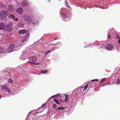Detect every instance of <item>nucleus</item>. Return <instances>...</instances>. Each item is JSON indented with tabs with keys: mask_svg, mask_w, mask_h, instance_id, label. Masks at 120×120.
I'll return each instance as SVG.
<instances>
[{
	"mask_svg": "<svg viewBox=\"0 0 120 120\" xmlns=\"http://www.w3.org/2000/svg\"><path fill=\"white\" fill-rule=\"evenodd\" d=\"M12 24V23L11 22H9L8 23H6L4 30L8 31H11L13 29Z\"/></svg>",
	"mask_w": 120,
	"mask_h": 120,
	"instance_id": "nucleus-1",
	"label": "nucleus"
},
{
	"mask_svg": "<svg viewBox=\"0 0 120 120\" xmlns=\"http://www.w3.org/2000/svg\"><path fill=\"white\" fill-rule=\"evenodd\" d=\"M8 14L7 11H2L0 13V17L2 20H4L6 19Z\"/></svg>",
	"mask_w": 120,
	"mask_h": 120,
	"instance_id": "nucleus-2",
	"label": "nucleus"
},
{
	"mask_svg": "<svg viewBox=\"0 0 120 120\" xmlns=\"http://www.w3.org/2000/svg\"><path fill=\"white\" fill-rule=\"evenodd\" d=\"M15 45L14 44H12L10 45L7 49V52L10 53L11 52L15 47Z\"/></svg>",
	"mask_w": 120,
	"mask_h": 120,
	"instance_id": "nucleus-3",
	"label": "nucleus"
},
{
	"mask_svg": "<svg viewBox=\"0 0 120 120\" xmlns=\"http://www.w3.org/2000/svg\"><path fill=\"white\" fill-rule=\"evenodd\" d=\"M24 19L26 22H30L31 21V19L30 17L28 16L27 15H25L23 17Z\"/></svg>",
	"mask_w": 120,
	"mask_h": 120,
	"instance_id": "nucleus-4",
	"label": "nucleus"
},
{
	"mask_svg": "<svg viewBox=\"0 0 120 120\" xmlns=\"http://www.w3.org/2000/svg\"><path fill=\"white\" fill-rule=\"evenodd\" d=\"M114 47L113 44H109L107 45L106 48L108 50L110 51Z\"/></svg>",
	"mask_w": 120,
	"mask_h": 120,
	"instance_id": "nucleus-5",
	"label": "nucleus"
},
{
	"mask_svg": "<svg viewBox=\"0 0 120 120\" xmlns=\"http://www.w3.org/2000/svg\"><path fill=\"white\" fill-rule=\"evenodd\" d=\"M8 17L9 18H11L15 22L18 21H19L18 19L17 18H16L15 16L13 15H11L10 14H9Z\"/></svg>",
	"mask_w": 120,
	"mask_h": 120,
	"instance_id": "nucleus-6",
	"label": "nucleus"
},
{
	"mask_svg": "<svg viewBox=\"0 0 120 120\" xmlns=\"http://www.w3.org/2000/svg\"><path fill=\"white\" fill-rule=\"evenodd\" d=\"M16 12L19 14H22L23 12V10L21 7L19 8L18 9H16Z\"/></svg>",
	"mask_w": 120,
	"mask_h": 120,
	"instance_id": "nucleus-7",
	"label": "nucleus"
},
{
	"mask_svg": "<svg viewBox=\"0 0 120 120\" xmlns=\"http://www.w3.org/2000/svg\"><path fill=\"white\" fill-rule=\"evenodd\" d=\"M3 90L4 91H8V92H10V91L8 89V86L7 85L4 86L2 87Z\"/></svg>",
	"mask_w": 120,
	"mask_h": 120,
	"instance_id": "nucleus-8",
	"label": "nucleus"
},
{
	"mask_svg": "<svg viewBox=\"0 0 120 120\" xmlns=\"http://www.w3.org/2000/svg\"><path fill=\"white\" fill-rule=\"evenodd\" d=\"M5 24L3 22H1L0 23V30H4L5 28Z\"/></svg>",
	"mask_w": 120,
	"mask_h": 120,
	"instance_id": "nucleus-9",
	"label": "nucleus"
},
{
	"mask_svg": "<svg viewBox=\"0 0 120 120\" xmlns=\"http://www.w3.org/2000/svg\"><path fill=\"white\" fill-rule=\"evenodd\" d=\"M27 32L26 30L24 29L19 30V34H25Z\"/></svg>",
	"mask_w": 120,
	"mask_h": 120,
	"instance_id": "nucleus-10",
	"label": "nucleus"
},
{
	"mask_svg": "<svg viewBox=\"0 0 120 120\" xmlns=\"http://www.w3.org/2000/svg\"><path fill=\"white\" fill-rule=\"evenodd\" d=\"M29 4L28 2L25 0H23L22 2V5L23 6H25Z\"/></svg>",
	"mask_w": 120,
	"mask_h": 120,
	"instance_id": "nucleus-11",
	"label": "nucleus"
},
{
	"mask_svg": "<svg viewBox=\"0 0 120 120\" xmlns=\"http://www.w3.org/2000/svg\"><path fill=\"white\" fill-rule=\"evenodd\" d=\"M13 6L12 5H10L9 7V10L10 11H12L13 9Z\"/></svg>",
	"mask_w": 120,
	"mask_h": 120,
	"instance_id": "nucleus-12",
	"label": "nucleus"
},
{
	"mask_svg": "<svg viewBox=\"0 0 120 120\" xmlns=\"http://www.w3.org/2000/svg\"><path fill=\"white\" fill-rule=\"evenodd\" d=\"M32 60L34 62H36L37 60L36 57L35 56H33L32 58Z\"/></svg>",
	"mask_w": 120,
	"mask_h": 120,
	"instance_id": "nucleus-13",
	"label": "nucleus"
},
{
	"mask_svg": "<svg viewBox=\"0 0 120 120\" xmlns=\"http://www.w3.org/2000/svg\"><path fill=\"white\" fill-rule=\"evenodd\" d=\"M68 99V95H65V100L64 101L66 102Z\"/></svg>",
	"mask_w": 120,
	"mask_h": 120,
	"instance_id": "nucleus-14",
	"label": "nucleus"
},
{
	"mask_svg": "<svg viewBox=\"0 0 120 120\" xmlns=\"http://www.w3.org/2000/svg\"><path fill=\"white\" fill-rule=\"evenodd\" d=\"M53 101L57 104L58 105L60 104V103L59 102V100H57L55 98L53 99Z\"/></svg>",
	"mask_w": 120,
	"mask_h": 120,
	"instance_id": "nucleus-15",
	"label": "nucleus"
},
{
	"mask_svg": "<svg viewBox=\"0 0 120 120\" xmlns=\"http://www.w3.org/2000/svg\"><path fill=\"white\" fill-rule=\"evenodd\" d=\"M8 82L10 83H12L13 82V81L11 78H9L8 79Z\"/></svg>",
	"mask_w": 120,
	"mask_h": 120,
	"instance_id": "nucleus-16",
	"label": "nucleus"
},
{
	"mask_svg": "<svg viewBox=\"0 0 120 120\" xmlns=\"http://www.w3.org/2000/svg\"><path fill=\"white\" fill-rule=\"evenodd\" d=\"M118 38V42L120 44V37L118 36L117 35L116 37L115 38Z\"/></svg>",
	"mask_w": 120,
	"mask_h": 120,
	"instance_id": "nucleus-17",
	"label": "nucleus"
},
{
	"mask_svg": "<svg viewBox=\"0 0 120 120\" xmlns=\"http://www.w3.org/2000/svg\"><path fill=\"white\" fill-rule=\"evenodd\" d=\"M89 86V85H88V84H87L86 86H84V90H83V91H84L88 87V86Z\"/></svg>",
	"mask_w": 120,
	"mask_h": 120,
	"instance_id": "nucleus-18",
	"label": "nucleus"
},
{
	"mask_svg": "<svg viewBox=\"0 0 120 120\" xmlns=\"http://www.w3.org/2000/svg\"><path fill=\"white\" fill-rule=\"evenodd\" d=\"M64 108L62 107H58L57 108V109L59 110H62L64 109Z\"/></svg>",
	"mask_w": 120,
	"mask_h": 120,
	"instance_id": "nucleus-19",
	"label": "nucleus"
},
{
	"mask_svg": "<svg viewBox=\"0 0 120 120\" xmlns=\"http://www.w3.org/2000/svg\"><path fill=\"white\" fill-rule=\"evenodd\" d=\"M47 70H46L44 71H41V73H42L43 74H44L45 73H47Z\"/></svg>",
	"mask_w": 120,
	"mask_h": 120,
	"instance_id": "nucleus-20",
	"label": "nucleus"
},
{
	"mask_svg": "<svg viewBox=\"0 0 120 120\" xmlns=\"http://www.w3.org/2000/svg\"><path fill=\"white\" fill-rule=\"evenodd\" d=\"M62 15L63 17L64 18H65L66 16V14L65 13H62Z\"/></svg>",
	"mask_w": 120,
	"mask_h": 120,
	"instance_id": "nucleus-21",
	"label": "nucleus"
},
{
	"mask_svg": "<svg viewBox=\"0 0 120 120\" xmlns=\"http://www.w3.org/2000/svg\"><path fill=\"white\" fill-rule=\"evenodd\" d=\"M29 35L28 34H26L25 36V39H26L29 38Z\"/></svg>",
	"mask_w": 120,
	"mask_h": 120,
	"instance_id": "nucleus-22",
	"label": "nucleus"
},
{
	"mask_svg": "<svg viewBox=\"0 0 120 120\" xmlns=\"http://www.w3.org/2000/svg\"><path fill=\"white\" fill-rule=\"evenodd\" d=\"M107 38L108 39H109L110 38V36L109 35V31L108 32V34Z\"/></svg>",
	"mask_w": 120,
	"mask_h": 120,
	"instance_id": "nucleus-23",
	"label": "nucleus"
},
{
	"mask_svg": "<svg viewBox=\"0 0 120 120\" xmlns=\"http://www.w3.org/2000/svg\"><path fill=\"white\" fill-rule=\"evenodd\" d=\"M106 80V79L105 78H104L102 79L101 81V82H104Z\"/></svg>",
	"mask_w": 120,
	"mask_h": 120,
	"instance_id": "nucleus-24",
	"label": "nucleus"
},
{
	"mask_svg": "<svg viewBox=\"0 0 120 120\" xmlns=\"http://www.w3.org/2000/svg\"><path fill=\"white\" fill-rule=\"evenodd\" d=\"M57 106V105L56 104H54L52 105V107L53 108H55Z\"/></svg>",
	"mask_w": 120,
	"mask_h": 120,
	"instance_id": "nucleus-25",
	"label": "nucleus"
},
{
	"mask_svg": "<svg viewBox=\"0 0 120 120\" xmlns=\"http://www.w3.org/2000/svg\"><path fill=\"white\" fill-rule=\"evenodd\" d=\"M58 47H52V50H55Z\"/></svg>",
	"mask_w": 120,
	"mask_h": 120,
	"instance_id": "nucleus-26",
	"label": "nucleus"
},
{
	"mask_svg": "<svg viewBox=\"0 0 120 120\" xmlns=\"http://www.w3.org/2000/svg\"><path fill=\"white\" fill-rule=\"evenodd\" d=\"M27 41V39H24L22 40V42H25Z\"/></svg>",
	"mask_w": 120,
	"mask_h": 120,
	"instance_id": "nucleus-27",
	"label": "nucleus"
},
{
	"mask_svg": "<svg viewBox=\"0 0 120 120\" xmlns=\"http://www.w3.org/2000/svg\"><path fill=\"white\" fill-rule=\"evenodd\" d=\"M51 52V50H49L46 52V54L47 55L50 52Z\"/></svg>",
	"mask_w": 120,
	"mask_h": 120,
	"instance_id": "nucleus-28",
	"label": "nucleus"
},
{
	"mask_svg": "<svg viewBox=\"0 0 120 120\" xmlns=\"http://www.w3.org/2000/svg\"><path fill=\"white\" fill-rule=\"evenodd\" d=\"M98 81V80L97 79H93V80H91V82H93V81Z\"/></svg>",
	"mask_w": 120,
	"mask_h": 120,
	"instance_id": "nucleus-29",
	"label": "nucleus"
},
{
	"mask_svg": "<svg viewBox=\"0 0 120 120\" xmlns=\"http://www.w3.org/2000/svg\"><path fill=\"white\" fill-rule=\"evenodd\" d=\"M30 62L31 63H33L34 64H35V65H37L38 64V63H34V62Z\"/></svg>",
	"mask_w": 120,
	"mask_h": 120,
	"instance_id": "nucleus-30",
	"label": "nucleus"
},
{
	"mask_svg": "<svg viewBox=\"0 0 120 120\" xmlns=\"http://www.w3.org/2000/svg\"><path fill=\"white\" fill-rule=\"evenodd\" d=\"M0 6H1V7L2 8H4V7H5V6H4L2 4H0Z\"/></svg>",
	"mask_w": 120,
	"mask_h": 120,
	"instance_id": "nucleus-31",
	"label": "nucleus"
},
{
	"mask_svg": "<svg viewBox=\"0 0 120 120\" xmlns=\"http://www.w3.org/2000/svg\"><path fill=\"white\" fill-rule=\"evenodd\" d=\"M117 81L118 82V83H117V84H119L120 83V81L119 79H118V80Z\"/></svg>",
	"mask_w": 120,
	"mask_h": 120,
	"instance_id": "nucleus-32",
	"label": "nucleus"
},
{
	"mask_svg": "<svg viewBox=\"0 0 120 120\" xmlns=\"http://www.w3.org/2000/svg\"><path fill=\"white\" fill-rule=\"evenodd\" d=\"M45 104L44 103L41 106V108H42L45 105Z\"/></svg>",
	"mask_w": 120,
	"mask_h": 120,
	"instance_id": "nucleus-33",
	"label": "nucleus"
},
{
	"mask_svg": "<svg viewBox=\"0 0 120 120\" xmlns=\"http://www.w3.org/2000/svg\"><path fill=\"white\" fill-rule=\"evenodd\" d=\"M2 49L1 48L0 49V53H1V52H2Z\"/></svg>",
	"mask_w": 120,
	"mask_h": 120,
	"instance_id": "nucleus-34",
	"label": "nucleus"
},
{
	"mask_svg": "<svg viewBox=\"0 0 120 120\" xmlns=\"http://www.w3.org/2000/svg\"><path fill=\"white\" fill-rule=\"evenodd\" d=\"M57 95H55L53 96H52L51 97V98H52L54 97L55 96H56Z\"/></svg>",
	"mask_w": 120,
	"mask_h": 120,
	"instance_id": "nucleus-35",
	"label": "nucleus"
},
{
	"mask_svg": "<svg viewBox=\"0 0 120 120\" xmlns=\"http://www.w3.org/2000/svg\"><path fill=\"white\" fill-rule=\"evenodd\" d=\"M59 101H60V102H61L62 101L63 102H64V101H62L61 100H59Z\"/></svg>",
	"mask_w": 120,
	"mask_h": 120,
	"instance_id": "nucleus-36",
	"label": "nucleus"
},
{
	"mask_svg": "<svg viewBox=\"0 0 120 120\" xmlns=\"http://www.w3.org/2000/svg\"><path fill=\"white\" fill-rule=\"evenodd\" d=\"M33 24H34V25H35L36 24V23H35V22H34L33 23Z\"/></svg>",
	"mask_w": 120,
	"mask_h": 120,
	"instance_id": "nucleus-37",
	"label": "nucleus"
},
{
	"mask_svg": "<svg viewBox=\"0 0 120 120\" xmlns=\"http://www.w3.org/2000/svg\"><path fill=\"white\" fill-rule=\"evenodd\" d=\"M2 96L1 95H0V99L2 98Z\"/></svg>",
	"mask_w": 120,
	"mask_h": 120,
	"instance_id": "nucleus-38",
	"label": "nucleus"
},
{
	"mask_svg": "<svg viewBox=\"0 0 120 120\" xmlns=\"http://www.w3.org/2000/svg\"><path fill=\"white\" fill-rule=\"evenodd\" d=\"M38 113H36L35 114V115H37V114H38Z\"/></svg>",
	"mask_w": 120,
	"mask_h": 120,
	"instance_id": "nucleus-39",
	"label": "nucleus"
},
{
	"mask_svg": "<svg viewBox=\"0 0 120 120\" xmlns=\"http://www.w3.org/2000/svg\"><path fill=\"white\" fill-rule=\"evenodd\" d=\"M59 45V46H58V47H60V45Z\"/></svg>",
	"mask_w": 120,
	"mask_h": 120,
	"instance_id": "nucleus-40",
	"label": "nucleus"
},
{
	"mask_svg": "<svg viewBox=\"0 0 120 120\" xmlns=\"http://www.w3.org/2000/svg\"><path fill=\"white\" fill-rule=\"evenodd\" d=\"M57 95H58V96H60V94H58Z\"/></svg>",
	"mask_w": 120,
	"mask_h": 120,
	"instance_id": "nucleus-41",
	"label": "nucleus"
},
{
	"mask_svg": "<svg viewBox=\"0 0 120 120\" xmlns=\"http://www.w3.org/2000/svg\"><path fill=\"white\" fill-rule=\"evenodd\" d=\"M56 39V38L54 39V40H56V39Z\"/></svg>",
	"mask_w": 120,
	"mask_h": 120,
	"instance_id": "nucleus-42",
	"label": "nucleus"
},
{
	"mask_svg": "<svg viewBox=\"0 0 120 120\" xmlns=\"http://www.w3.org/2000/svg\"><path fill=\"white\" fill-rule=\"evenodd\" d=\"M48 1H49V2L50 1V0H48Z\"/></svg>",
	"mask_w": 120,
	"mask_h": 120,
	"instance_id": "nucleus-43",
	"label": "nucleus"
},
{
	"mask_svg": "<svg viewBox=\"0 0 120 120\" xmlns=\"http://www.w3.org/2000/svg\"><path fill=\"white\" fill-rule=\"evenodd\" d=\"M30 113H30V112H29L28 114H30Z\"/></svg>",
	"mask_w": 120,
	"mask_h": 120,
	"instance_id": "nucleus-44",
	"label": "nucleus"
},
{
	"mask_svg": "<svg viewBox=\"0 0 120 120\" xmlns=\"http://www.w3.org/2000/svg\"><path fill=\"white\" fill-rule=\"evenodd\" d=\"M36 22H38V21H36Z\"/></svg>",
	"mask_w": 120,
	"mask_h": 120,
	"instance_id": "nucleus-45",
	"label": "nucleus"
},
{
	"mask_svg": "<svg viewBox=\"0 0 120 120\" xmlns=\"http://www.w3.org/2000/svg\"><path fill=\"white\" fill-rule=\"evenodd\" d=\"M85 9H86V8H85Z\"/></svg>",
	"mask_w": 120,
	"mask_h": 120,
	"instance_id": "nucleus-46",
	"label": "nucleus"
},
{
	"mask_svg": "<svg viewBox=\"0 0 120 120\" xmlns=\"http://www.w3.org/2000/svg\"><path fill=\"white\" fill-rule=\"evenodd\" d=\"M109 83H108V84H109Z\"/></svg>",
	"mask_w": 120,
	"mask_h": 120,
	"instance_id": "nucleus-47",
	"label": "nucleus"
}]
</instances>
